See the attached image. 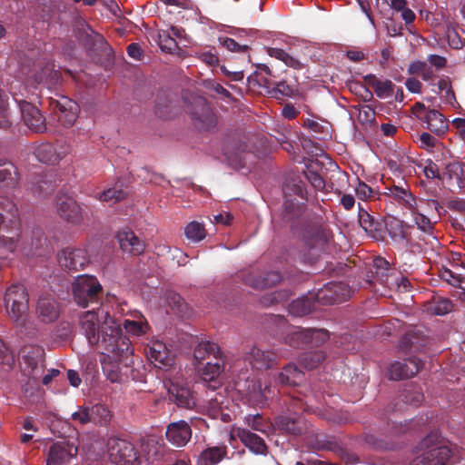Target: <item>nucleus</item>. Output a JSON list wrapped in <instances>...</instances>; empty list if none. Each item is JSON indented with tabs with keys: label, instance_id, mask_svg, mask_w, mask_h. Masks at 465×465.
Masks as SVG:
<instances>
[{
	"label": "nucleus",
	"instance_id": "f257e3e1",
	"mask_svg": "<svg viewBox=\"0 0 465 465\" xmlns=\"http://www.w3.org/2000/svg\"><path fill=\"white\" fill-rule=\"evenodd\" d=\"M79 327L88 343L103 355L101 363L107 378L112 382L120 381L118 362L124 361L127 365L133 354L131 341L123 335L121 324L108 314L101 323L98 311H86L79 316Z\"/></svg>",
	"mask_w": 465,
	"mask_h": 465
},
{
	"label": "nucleus",
	"instance_id": "f03ea898",
	"mask_svg": "<svg viewBox=\"0 0 465 465\" xmlns=\"http://www.w3.org/2000/svg\"><path fill=\"white\" fill-rule=\"evenodd\" d=\"M305 208L302 203L286 202L282 221L292 231H300L299 235L309 250L322 252L330 242L331 232L317 223L308 222L304 216Z\"/></svg>",
	"mask_w": 465,
	"mask_h": 465
},
{
	"label": "nucleus",
	"instance_id": "7ed1b4c3",
	"mask_svg": "<svg viewBox=\"0 0 465 465\" xmlns=\"http://www.w3.org/2000/svg\"><path fill=\"white\" fill-rule=\"evenodd\" d=\"M29 297L25 287L20 283L9 286L4 295V303L9 318L25 335L35 337L37 330L28 321Z\"/></svg>",
	"mask_w": 465,
	"mask_h": 465
},
{
	"label": "nucleus",
	"instance_id": "20e7f679",
	"mask_svg": "<svg viewBox=\"0 0 465 465\" xmlns=\"http://www.w3.org/2000/svg\"><path fill=\"white\" fill-rule=\"evenodd\" d=\"M74 302L83 308L94 307L91 311L100 312V322L104 321L105 315L110 314L101 309L104 297V288L98 279L94 275L82 274L77 276L71 284Z\"/></svg>",
	"mask_w": 465,
	"mask_h": 465
},
{
	"label": "nucleus",
	"instance_id": "39448f33",
	"mask_svg": "<svg viewBox=\"0 0 465 465\" xmlns=\"http://www.w3.org/2000/svg\"><path fill=\"white\" fill-rule=\"evenodd\" d=\"M23 372L29 379L38 381L45 370V350L35 344H27L19 351Z\"/></svg>",
	"mask_w": 465,
	"mask_h": 465
},
{
	"label": "nucleus",
	"instance_id": "423d86ee",
	"mask_svg": "<svg viewBox=\"0 0 465 465\" xmlns=\"http://www.w3.org/2000/svg\"><path fill=\"white\" fill-rule=\"evenodd\" d=\"M329 339V332L324 329H293L284 337V342L292 348L319 347Z\"/></svg>",
	"mask_w": 465,
	"mask_h": 465
},
{
	"label": "nucleus",
	"instance_id": "0eeeda50",
	"mask_svg": "<svg viewBox=\"0 0 465 465\" xmlns=\"http://www.w3.org/2000/svg\"><path fill=\"white\" fill-rule=\"evenodd\" d=\"M108 453L111 461L115 465H139V452L128 440L110 439L108 440Z\"/></svg>",
	"mask_w": 465,
	"mask_h": 465
},
{
	"label": "nucleus",
	"instance_id": "6e6552de",
	"mask_svg": "<svg viewBox=\"0 0 465 465\" xmlns=\"http://www.w3.org/2000/svg\"><path fill=\"white\" fill-rule=\"evenodd\" d=\"M77 453L76 440L61 439L50 445L46 456V465H67L76 458Z\"/></svg>",
	"mask_w": 465,
	"mask_h": 465
},
{
	"label": "nucleus",
	"instance_id": "1a4fd4ad",
	"mask_svg": "<svg viewBox=\"0 0 465 465\" xmlns=\"http://www.w3.org/2000/svg\"><path fill=\"white\" fill-rule=\"evenodd\" d=\"M57 214L66 223L80 225L84 223L85 213L75 199L69 195H59L56 199Z\"/></svg>",
	"mask_w": 465,
	"mask_h": 465
},
{
	"label": "nucleus",
	"instance_id": "9d476101",
	"mask_svg": "<svg viewBox=\"0 0 465 465\" xmlns=\"http://www.w3.org/2000/svg\"><path fill=\"white\" fill-rule=\"evenodd\" d=\"M351 295L350 286L342 282H328L315 293L318 303L332 304L347 301Z\"/></svg>",
	"mask_w": 465,
	"mask_h": 465
},
{
	"label": "nucleus",
	"instance_id": "9b49d317",
	"mask_svg": "<svg viewBox=\"0 0 465 465\" xmlns=\"http://www.w3.org/2000/svg\"><path fill=\"white\" fill-rule=\"evenodd\" d=\"M49 104L64 126L70 127L74 124L79 114V105L75 101L61 96L59 99L51 98Z\"/></svg>",
	"mask_w": 465,
	"mask_h": 465
},
{
	"label": "nucleus",
	"instance_id": "f8f14e48",
	"mask_svg": "<svg viewBox=\"0 0 465 465\" xmlns=\"http://www.w3.org/2000/svg\"><path fill=\"white\" fill-rule=\"evenodd\" d=\"M191 118L194 126L202 131H209L215 127L217 124L216 116L207 104L206 100L199 97L195 100Z\"/></svg>",
	"mask_w": 465,
	"mask_h": 465
},
{
	"label": "nucleus",
	"instance_id": "ddd939ff",
	"mask_svg": "<svg viewBox=\"0 0 465 465\" xmlns=\"http://www.w3.org/2000/svg\"><path fill=\"white\" fill-rule=\"evenodd\" d=\"M243 282L256 290H263L271 288L280 283L283 276L278 271H269L259 272L256 271H250L242 274Z\"/></svg>",
	"mask_w": 465,
	"mask_h": 465
},
{
	"label": "nucleus",
	"instance_id": "4468645a",
	"mask_svg": "<svg viewBox=\"0 0 465 465\" xmlns=\"http://www.w3.org/2000/svg\"><path fill=\"white\" fill-rule=\"evenodd\" d=\"M58 262L68 271H79L89 263V257L84 249L66 247L58 254Z\"/></svg>",
	"mask_w": 465,
	"mask_h": 465
},
{
	"label": "nucleus",
	"instance_id": "2eb2a0df",
	"mask_svg": "<svg viewBox=\"0 0 465 465\" xmlns=\"http://www.w3.org/2000/svg\"><path fill=\"white\" fill-rule=\"evenodd\" d=\"M438 180L450 191L465 187V164L458 162L449 163L441 174L438 172Z\"/></svg>",
	"mask_w": 465,
	"mask_h": 465
},
{
	"label": "nucleus",
	"instance_id": "dca6fc26",
	"mask_svg": "<svg viewBox=\"0 0 465 465\" xmlns=\"http://www.w3.org/2000/svg\"><path fill=\"white\" fill-rule=\"evenodd\" d=\"M145 354L158 369H168L174 364V356L163 341H153L145 348Z\"/></svg>",
	"mask_w": 465,
	"mask_h": 465
},
{
	"label": "nucleus",
	"instance_id": "f3484780",
	"mask_svg": "<svg viewBox=\"0 0 465 465\" xmlns=\"http://www.w3.org/2000/svg\"><path fill=\"white\" fill-rule=\"evenodd\" d=\"M167 390L169 400L178 408L193 410L195 407L194 392L187 385L170 381Z\"/></svg>",
	"mask_w": 465,
	"mask_h": 465
},
{
	"label": "nucleus",
	"instance_id": "a211bd4d",
	"mask_svg": "<svg viewBox=\"0 0 465 465\" xmlns=\"http://www.w3.org/2000/svg\"><path fill=\"white\" fill-rule=\"evenodd\" d=\"M411 465H436V434L429 433L416 447Z\"/></svg>",
	"mask_w": 465,
	"mask_h": 465
},
{
	"label": "nucleus",
	"instance_id": "6ab92c4d",
	"mask_svg": "<svg viewBox=\"0 0 465 465\" xmlns=\"http://www.w3.org/2000/svg\"><path fill=\"white\" fill-rule=\"evenodd\" d=\"M21 117L25 124L33 132L44 133L46 130L45 118L40 110L25 101L19 102Z\"/></svg>",
	"mask_w": 465,
	"mask_h": 465
},
{
	"label": "nucleus",
	"instance_id": "aec40b11",
	"mask_svg": "<svg viewBox=\"0 0 465 465\" xmlns=\"http://www.w3.org/2000/svg\"><path fill=\"white\" fill-rule=\"evenodd\" d=\"M423 362L417 357H410L403 361H395L389 368V375L391 380L401 381L409 379L416 375Z\"/></svg>",
	"mask_w": 465,
	"mask_h": 465
},
{
	"label": "nucleus",
	"instance_id": "412c9836",
	"mask_svg": "<svg viewBox=\"0 0 465 465\" xmlns=\"http://www.w3.org/2000/svg\"><path fill=\"white\" fill-rule=\"evenodd\" d=\"M244 359L253 369L268 370L276 364L277 356L272 351H262L253 346L245 353Z\"/></svg>",
	"mask_w": 465,
	"mask_h": 465
},
{
	"label": "nucleus",
	"instance_id": "4be33fe9",
	"mask_svg": "<svg viewBox=\"0 0 465 465\" xmlns=\"http://www.w3.org/2000/svg\"><path fill=\"white\" fill-rule=\"evenodd\" d=\"M274 426L283 433L299 436L306 431V425L302 417L293 415H280L274 420Z\"/></svg>",
	"mask_w": 465,
	"mask_h": 465
},
{
	"label": "nucleus",
	"instance_id": "5701e85b",
	"mask_svg": "<svg viewBox=\"0 0 465 465\" xmlns=\"http://www.w3.org/2000/svg\"><path fill=\"white\" fill-rule=\"evenodd\" d=\"M166 439L176 447H183L192 437L190 425L184 420H179L168 425Z\"/></svg>",
	"mask_w": 465,
	"mask_h": 465
},
{
	"label": "nucleus",
	"instance_id": "b1692460",
	"mask_svg": "<svg viewBox=\"0 0 465 465\" xmlns=\"http://www.w3.org/2000/svg\"><path fill=\"white\" fill-rule=\"evenodd\" d=\"M32 77L37 84H45L48 86H54L61 83L62 74L60 71L54 69V64L49 63H37L34 65Z\"/></svg>",
	"mask_w": 465,
	"mask_h": 465
},
{
	"label": "nucleus",
	"instance_id": "393cba45",
	"mask_svg": "<svg viewBox=\"0 0 465 465\" xmlns=\"http://www.w3.org/2000/svg\"><path fill=\"white\" fill-rule=\"evenodd\" d=\"M460 460V449L438 435V465H455Z\"/></svg>",
	"mask_w": 465,
	"mask_h": 465
},
{
	"label": "nucleus",
	"instance_id": "a878e982",
	"mask_svg": "<svg viewBox=\"0 0 465 465\" xmlns=\"http://www.w3.org/2000/svg\"><path fill=\"white\" fill-rule=\"evenodd\" d=\"M117 240L123 252L134 255H140L145 249V243L129 229L118 232Z\"/></svg>",
	"mask_w": 465,
	"mask_h": 465
},
{
	"label": "nucleus",
	"instance_id": "bb28decb",
	"mask_svg": "<svg viewBox=\"0 0 465 465\" xmlns=\"http://www.w3.org/2000/svg\"><path fill=\"white\" fill-rule=\"evenodd\" d=\"M429 341L428 337L424 334L423 331L414 328L406 332L400 341V349L402 351H419L427 346Z\"/></svg>",
	"mask_w": 465,
	"mask_h": 465
},
{
	"label": "nucleus",
	"instance_id": "cd10ccee",
	"mask_svg": "<svg viewBox=\"0 0 465 465\" xmlns=\"http://www.w3.org/2000/svg\"><path fill=\"white\" fill-rule=\"evenodd\" d=\"M262 81L270 96L277 100L292 97L298 92L296 84H289L285 80L274 82L265 78Z\"/></svg>",
	"mask_w": 465,
	"mask_h": 465
},
{
	"label": "nucleus",
	"instance_id": "c85d7f7f",
	"mask_svg": "<svg viewBox=\"0 0 465 465\" xmlns=\"http://www.w3.org/2000/svg\"><path fill=\"white\" fill-rule=\"evenodd\" d=\"M164 453V446L159 444L153 439H148L143 441L141 445V453L139 465H141L143 461L147 462L149 465H158L155 462H158L162 460Z\"/></svg>",
	"mask_w": 465,
	"mask_h": 465
},
{
	"label": "nucleus",
	"instance_id": "c756f323",
	"mask_svg": "<svg viewBox=\"0 0 465 465\" xmlns=\"http://www.w3.org/2000/svg\"><path fill=\"white\" fill-rule=\"evenodd\" d=\"M36 312L43 322L50 323L57 320L59 308L54 298L43 295L38 300Z\"/></svg>",
	"mask_w": 465,
	"mask_h": 465
},
{
	"label": "nucleus",
	"instance_id": "7c9ffc66",
	"mask_svg": "<svg viewBox=\"0 0 465 465\" xmlns=\"http://www.w3.org/2000/svg\"><path fill=\"white\" fill-rule=\"evenodd\" d=\"M236 434L241 442L252 452L255 454H265L267 452V446L264 440L250 430L238 428Z\"/></svg>",
	"mask_w": 465,
	"mask_h": 465
},
{
	"label": "nucleus",
	"instance_id": "2f4dec72",
	"mask_svg": "<svg viewBox=\"0 0 465 465\" xmlns=\"http://www.w3.org/2000/svg\"><path fill=\"white\" fill-rule=\"evenodd\" d=\"M227 454L228 447L225 444L207 447L200 453L196 465H217L227 457Z\"/></svg>",
	"mask_w": 465,
	"mask_h": 465
},
{
	"label": "nucleus",
	"instance_id": "473e14b6",
	"mask_svg": "<svg viewBox=\"0 0 465 465\" xmlns=\"http://www.w3.org/2000/svg\"><path fill=\"white\" fill-rule=\"evenodd\" d=\"M272 392L270 386L262 389L261 382H252L247 393L248 402L254 407L264 408L268 404V398Z\"/></svg>",
	"mask_w": 465,
	"mask_h": 465
},
{
	"label": "nucleus",
	"instance_id": "72a5a7b5",
	"mask_svg": "<svg viewBox=\"0 0 465 465\" xmlns=\"http://www.w3.org/2000/svg\"><path fill=\"white\" fill-rule=\"evenodd\" d=\"M123 326L125 331L134 337L143 336L150 331V325L141 312H136L133 320H124Z\"/></svg>",
	"mask_w": 465,
	"mask_h": 465
},
{
	"label": "nucleus",
	"instance_id": "f704fd0d",
	"mask_svg": "<svg viewBox=\"0 0 465 465\" xmlns=\"http://www.w3.org/2000/svg\"><path fill=\"white\" fill-rule=\"evenodd\" d=\"M282 191H283V194L285 197L284 203H286L288 201H292L293 203H299L302 204V203L299 202L298 200H296L295 198L292 199V196H297L302 200L307 199V191H306L304 183L301 180L292 179L291 181H288L283 185ZM302 204L305 206L304 203H302ZM284 208H285V203H283V209ZM283 212H284V210L282 211V213Z\"/></svg>",
	"mask_w": 465,
	"mask_h": 465
},
{
	"label": "nucleus",
	"instance_id": "c9c22d12",
	"mask_svg": "<svg viewBox=\"0 0 465 465\" xmlns=\"http://www.w3.org/2000/svg\"><path fill=\"white\" fill-rule=\"evenodd\" d=\"M304 373L295 364L288 363L279 373L277 381L282 385L296 386L303 381Z\"/></svg>",
	"mask_w": 465,
	"mask_h": 465
},
{
	"label": "nucleus",
	"instance_id": "e433bc0d",
	"mask_svg": "<svg viewBox=\"0 0 465 465\" xmlns=\"http://www.w3.org/2000/svg\"><path fill=\"white\" fill-rule=\"evenodd\" d=\"M316 302L315 293H308L302 298L292 301L289 306V312L295 316L301 317L310 313L314 309Z\"/></svg>",
	"mask_w": 465,
	"mask_h": 465
},
{
	"label": "nucleus",
	"instance_id": "4c0bfd02",
	"mask_svg": "<svg viewBox=\"0 0 465 465\" xmlns=\"http://www.w3.org/2000/svg\"><path fill=\"white\" fill-rule=\"evenodd\" d=\"M210 355H213L215 360H222L223 352L220 347L214 342L209 341H200L193 351L194 359L200 362Z\"/></svg>",
	"mask_w": 465,
	"mask_h": 465
},
{
	"label": "nucleus",
	"instance_id": "58836bf2",
	"mask_svg": "<svg viewBox=\"0 0 465 465\" xmlns=\"http://www.w3.org/2000/svg\"><path fill=\"white\" fill-rule=\"evenodd\" d=\"M19 176L15 164L6 160H0V183L8 188H15L18 184Z\"/></svg>",
	"mask_w": 465,
	"mask_h": 465
},
{
	"label": "nucleus",
	"instance_id": "ea45409f",
	"mask_svg": "<svg viewBox=\"0 0 465 465\" xmlns=\"http://www.w3.org/2000/svg\"><path fill=\"white\" fill-rule=\"evenodd\" d=\"M55 186L56 184L53 180V174L45 173L33 183L30 190L32 191L33 194L37 197H45L54 192Z\"/></svg>",
	"mask_w": 465,
	"mask_h": 465
},
{
	"label": "nucleus",
	"instance_id": "a19ab883",
	"mask_svg": "<svg viewBox=\"0 0 465 465\" xmlns=\"http://www.w3.org/2000/svg\"><path fill=\"white\" fill-rule=\"evenodd\" d=\"M411 110L412 114L422 123L423 127L433 132L431 122L436 119V109L431 105L426 106L423 103H416Z\"/></svg>",
	"mask_w": 465,
	"mask_h": 465
},
{
	"label": "nucleus",
	"instance_id": "79ce46f5",
	"mask_svg": "<svg viewBox=\"0 0 465 465\" xmlns=\"http://www.w3.org/2000/svg\"><path fill=\"white\" fill-rule=\"evenodd\" d=\"M266 53L269 56L273 57L284 63L285 65L295 70H300L303 67L302 64L297 58L289 54L283 49L275 47H267Z\"/></svg>",
	"mask_w": 465,
	"mask_h": 465
},
{
	"label": "nucleus",
	"instance_id": "37998d69",
	"mask_svg": "<svg viewBox=\"0 0 465 465\" xmlns=\"http://www.w3.org/2000/svg\"><path fill=\"white\" fill-rule=\"evenodd\" d=\"M387 231L393 241L396 242H407L408 232L405 229V225L402 221L391 217L386 223Z\"/></svg>",
	"mask_w": 465,
	"mask_h": 465
},
{
	"label": "nucleus",
	"instance_id": "c03bdc74",
	"mask_svg": "<svg viewBox=\"0 0 465 465\" xmlns=\"http://www.w3.org/2000/svg\"><path fill=\"white\" fill-rule=\"evenodd\" d=\"M325 360V353L322 351H311L300 356V364L307 370L318 368Z\"/></svg>",
	"mask_w": 465,
	"mask_h": 465
},
{
	"label": "nucleus",
	"instance_id": "a18cd8bd",
	"mask_svg": "<svg viewBox=\"0 0 465 465\" xmlns=\"http://www.w3.org/2000/svg\"><path fill=\"white\" fill-rule=\"evenodd\" d=\"M128 193L118 187H112L102 193H95L93 197L103 203H117L126 199Z\"/></svg>",
	"mask_w": 465,
	"mask_h": 465
},
{
	"label": "nucleus",
	"instance_id": "49530a36",
	"mask_svg": "<svg viewBox=\"0 0 465 465\" xmlns=\"http://www.w3.org/2000/svg\"><path fill=\"white\" fill-rule=\"evenodd\" d=\"M358 220L361 227L369 233L379 231L380 223L359 203Z\"/></svg>",
	"mask_w": 465,
	"mask_h": 465
},
{
	"label": "nucleus",
	"instance_id": "de8ad7c7",
	"mask_svg": "<svg viewBox=\"0 0 465 465\" xmlns=\"http://www.w3.org/2000/svg\"><path fill=\"white\" fill-rule=\"evenodd\" d=\"M438 277L444 280L450 285L461 289L465 292V277L446 268L444 264H442L440 271L438 270Z\"/></svg>",
	"mask_w": 465,
	"mask_h": 465
},
{
	"label": "nucleus",
	"instance_id": "09e8293b",
	"mask_svg": "<svg viewBox=\"0 0 465 465\" xmlns=\"http://www.w3.org/2000/svg\"><path fill=\"white\" fill-rule=\"evenodd\" d=\"M35 155L37 160L44 163H54L57 161V155L51 143H42L35 149Z\"/></svg>",
	"mask_w": 465,
	"mask_h": 465
},
{
	"label": "nucleus",
	"instance_id": "8fccbe9b",
	"mask_svg": "<svg viewBox=\"0 0 465 465\" xmlns=\"http://www.w3.org/2000/svg\"><path fill=\"white\" fill-rule=\"evenodd\" d=\"M173 105L172 99L165 94L159 95L155 104V114L158 117L167 119L172 117Z\"/></svg>",
	"mask_w": 465,
	"mask_h": 465
},
{
	"label": "nucleus",
	"instance_id": "3c124183",
	"mask_svg": "<svg viewBox=\"0 0 465 465\" xmlns=\"http://www.w3.org/2000/svg\"><path fill=\"white\" fill-rule=\"evenodd\" d=\"M389 192H390L389 193L390 195H391L394 199L400 201L407 208H409V209L414 208L416 200H415L414 196L407 190L394 185V186L389 188Z\"/></svg>",
	"mask_w": 465,
	"mask_h": 465
},
{
	"label": "nucleus",
	"instance_id": "603ef678",
	"mask_svg": "<svg viewBox=\"0 0 465 465\" xmlns=\"http://www.w3.org/2000/svg\"><path fill=\"white\" fill-rule=\"evenodd\" d=\"M221 360H216L215 362H207L201 370L200 376L204 381H213L219 377L223 371V364L220 362Z\"/></svg>",
	"mask_w": 465,
	"mask_h": 465
},
{
	"label": "nucleus",
	"instance_id": "864d4df0",
	"mask_svg": "<svg viewBox=\"0 0 465 465\" xmlns=\"http://www.w3.org/2000/svg\"><path fill=\"white\" fill-rule=\"evenodd\" d=\"M92 422L99 425H106L112 418L110 411L103 404H95L90 408Z\"/></svg>",
	"mask_w": 465,
	"mask_h": 465
},
{
	"label": "nucleus",
	"instance_id": "5fc2aeb1",
	"mask_svg": "<svg viewBox=\"0 0 465 465\" xmlns=\"http://www.w3.org/2000/svg\"><path fill=\"white\" fill-rule=\"evenodd\" d=\"M158 44L163 51H165L169 54H173L179 49L178 43L176 42L175 38L170 35V31H158Z\"/></svg>",
	"mask_w": 465,
	"mask_h": 465
},
{
	"label": "nucleus",
	"instance_id": "6e6d98bb",
	"mask_svg": "<svg viewBox=\"0 0 465 465\" xmlns=\"http://www.w3.org/2000/svg\"><path fill=\"white\" fill-rule=\"evenodd\" d=\"M408 73L410 74H419L424 81L432 80L434 75L432 68L426 62L421 61L411 63L408 68Z\"/></svg>",
	"mask_w": 465,
	"mask_h": 465
},
{
	"label": "nucleus",
	"instance_id": "4d7b16f0",
	"mask_svg": "<svg viewBox=\"0 0 465 465\" xmlns=\"http://www.w3.org/2000/svg\"><path fill=\"white\" fill-rule=\"evenodd\" d=\"M411 210L412 211L414 221L418 228L424 232L432 234L434 227L433 223L430 221V219L416 207Z\"/></svg>",
	"mask_w": 465,
	"mask_h": 465
},
{
	"label": "nucleus",
	"instance_id": "13d9d810",
	"mask_svg": "<svg viewBox=\"0 0 465 465\" xmlns=\"http://www.w3.org/2000/svg\"><path fill=\"white\" fill-rule=\"evenodd\" d=\"M184 233L189 240L200 242L205 237V230L202 223L191 222L184 229Z\"/></svg>",
	"mask_w": 465,
	"mask_h": 465
},
{
	"label": "nucleus",
	"instance_id": "bf43d9fd",
	"mask_svg": "<svg viewBox=\"0 0 465 465\" xmlns=\"http://www.w3.org/2000/svg\"><path fill=\"white\" fill-rule=\"evenodd\" d=\"M373 262H374V267L376 269L375 273L377 274L378 280L380 281V282L381 284L387 285L388 284V277H389L388 272L390 271V263L384 258H381V257H378V258L374 259Z\"/></svg>",
	"mask_w": 465,
	"mask_h": 465
},
{
	"label": "nucleus",
	"instance_id": "052dcab7",
	"mask_svg": "<svg viewBox=\"0 0 465 465\" xmlns=\"http://www.w3.org/2000/svg\"><path fill=\"white\" fill-rule=\"evenodd\" d=\"M246 424L253 430L265 433L269 428L263 417L259 414H250L244 418Z\"/></svg>",
	"mask_w": 465,
	"mask_h": 465
},
{
	"label": "nucleus",
	"instance_id": "680f3d73",
	"mask_svg": "<svg viewBox=\"0 0 465 465\" xmlns=\"http://www.w3.org/2000/svg\"><path fill=\"white\" fill-rule=\"evenodd\" d=\"M438 90L440 93L445 92V94L441 95V99L444 101V103L452 106L457 103L455 94L449 80L440 79L438 81Z\"/></svg>",
	"mask_w": 465,
	"mask_h": 465
},
{
	"label": "nucleus",
	"instance_id": "e2e57ef3",
	"mask_svg": "<svg viewBox=\"0 0 465 465\" xmlns=\"http://www.w3.org/2000/svg\"><path fill=\"white\" fill-rule=\"evenodd\" d=\"M219 43L230 52L246 53L250 49L248 45L239 44L234 39L230 37H219Z\"/></svg>",
	"mask_w": 465,
	"mask_h": 465
},
{
	"label": "nucleus",
	"instance_id": "0e129e2a",
	"mask_svg": "<svg viewBox=\"0 0 465 465\" xmlns=\"http://www.w3.org/2000/svg\"><path fill=\"white\" fill-rule=\"evenodd\" d=\"M417 167L429 182L436 178V167L431 159H420L417 163Z\"/></svg>",
	"mask_w": 465,
	"mask_h": 465
},
{
	"label": "nucleus",
	"instance_id": "69168bd1",
	"mask_svg": "<svg viewBox=\"0 0 465 465\" xmlns=\"http://www.w3.org/2000/svg\"><path fill=\"white\" fill-rule=\"evenodd\" d=\"M395 84L391 80L379 81L374 93L379 98L390 97L394 94Z\"/></svg>",
	"mask_w": 465,
	"mask_h": 465
},
{
	"label": "nucleus",
	"instance_id": "338daca9",
	"mask_svg": "<svg viewBox=\"0 0 465 465\" xmlns=\"http://www.w3.org/2000/svg\"><path fill=\"white\" fill-rule=\"evenodd\" d=\"M195 56L208 66L214 67L219 64L218 54L216 53H213L211 50L197 52Z\"/></svg>",
	"mask_w": 465,
	"mask_h": 465
},
{
	"label": "nucleus",
	"instance_id": "774afa93",
	"mask_svg": "<svg viewBox=\"0 0 465 465\" xmlns=\"http://www.w3.org/2000/svg\"><path fill=\"white\" fill-rule=\"evenodd\" d=\"M90 411L89 407L82 406L79 407L76 411L72 413L71 418L74 421L79 422L80 424H87L92 422Z\"/></svg>",
	"mask_w": 465,
	"mask_h": 465
}]
</instances>
